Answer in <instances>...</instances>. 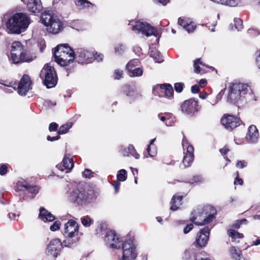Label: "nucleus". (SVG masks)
I'll use <instances>...</instances> for the list:
<instances>
[{
	"label": "nucleus",
	"instance_id": "f257e3e1",
	"mask_svg": "<svg viewBox=\"0 0 260 260\" xmlns=\"http://www.w3.org/2000/svg\"><path fill=\"white\" fill-rule=\"evenodd\" d=\"M217 211L211 205L199 206L193 209L190 213V221L181 220L178 221V225L184 228H192L193 224L197 226L211 225L215 221Z\"/></svg>",
	"mask_w": 260,
	"mask_h": 260
},
{
	"label": "nucleus",
	"instance_id": "f03ea898",
	"mask_svg": "<svg viewBox=\"0 0 260 260\" xmlns=\"http://www.w3.org/2000/svg\"><path fill=\"white\" fill-rule=\"evenodd\" d=\"M64 239L62 243L59 239L51 240L46 250L48 258L54 259L59 254L62 246H69L71 244L79 240L81 235L79 229H63L61 231Z\"/></svg>",
	"mask_w": 260,
	"mask_h": 260
},
{
	"label": "nucleus",
	"instance_id": "7ed1b4c3",
	"mask_svg": "<svg viewBox=\"0 0 260 260\" xmlns=\"http://www.w3.org/2000/svg\"><path fill=\"white\" fill-rule=\"evenodd\" d=\"M244 98L254 99L252 91L247 84L243 83H232L229 87L228 101L231 103H238Z\"/></svg>",
	"mask_w": 260,
	"mask_h": 260
},
{
	"label": "nucleus",
	"instance_id": "20e7f679",
	"mask_svg": "<svg viewBox=\"0 0 260 260\" xmlns=\"http://www.w3.org/2000/svg\"><path fill=\"white\" fill-rule=\"evenodd\" d=\"M30 22V19L26 13H16L7 19L6 26L11 33L20 34L26 30Z\"/></svg>",
	"mask_w": 260,
	"mask_h": 260
},
{
	"label": "nucleus",
	"instance_id": "39448f33",
	"mask_svg": "<svg viewBox=\"0 0 260 260\" xmlns=\"http://www.w3.org/2000/svg\"><path fill=\"white\" fill-rule=\"evenodd\" d=\"M74 51L68 45L60 44L54 52L55 61L61 66H67L74 60Z\"/></svg>",
	"mask_w": 260,
	"mask_h": 260
},
{
	"label": "nucleus",
	"instance_id": "423d86ee",
	"mask_svg": "<svg viewBox=\"0 0 260 260\" xmlns=\"http://www.w3.org/2000/svg\"><path fill=\"white\" fill-rule=\"evenodd\" d=\"M41 20L46 26L47 30L52 34H58L63 29L62 22L57 16L49 11H45L42 13Z\"/></svg>",
	"mask_w": 260,
	"mask_h": 260
},
{
	"label": "nucleus",
	"instance_id": "0eeeda50",
	"mask_svg": "<svg viewBox=\"0 0 260 260\" xmlns=\"http://www.w3.org/2000/svg\"><path fill=\"white\" fill-rule=\"evenodd\" d=\"M40 78L42 79L44 84L48 88L54 87L57 82V76L53 67L45 64L42 69Z\"/></svg>",
	"mask_w": 260,
	"mask_h": 260
},
{
	"label": "nucleus",
	"instance_id": "6e6552de",
	"mask_svg": "<svg viewBox=\"0 0 260 260\" xmlns=\"http://www.w3.org/2000/svg\"><path fill=\"white\" fill-rule=\"evenodd\" d=\"M11 57L15 63L20 62H30L32 61V58L25 57L26 51L24 50L23 45L18 41L13 43L11 49Z\"/></svg>",
	"mask_w": 260,
	"mask_h": 260
},
{
	"label": "nucleus",
	"instance_id": "1a4fd4ad",
	"mask_svg": "<svg viewBox=\"0 0 260 260\" xmlns=\"http://www.w3.org/2000/svg\"><path fill=\"white\" fill-rule=\"evenodd\" d=\"M132 30L136 34L141 32L146 37L154 36L157 37L159 35V32L154 27L151 26L145 21L139 20L135 22L133 25Z\"/></svg>",
	"mask_w": 260,
	"mask_h": 260
},
{
	"label": "nucleus",
	"instance_id": "9d476101",
	"mask_svg": "<svg viewBox=\"0 0 260 260\" xmlns=\"http://www.w3.org/2000/svg\"><path fill=\"white\" fill-rule=\"evenodd\" d=\"M74 60L80 64L91 63L94 56V50L85 48H78L74 50Z\"/></svg>",
	"mask_w": 260,
	"mask_h": 260
},
{
	"label": "nucleus",
	"instance_id": "9b49d317",
	"mask_svg": "<svg viewBox=\"0 0 260 260\" xmlns=\"http://www.w3.org/2000/svg\"><path fill=\"white\" fill-rule=\"evenodd\" d=\"M123 256L122 260H133L137 256L134 238L125 240L122 244Z\"/></svg>",
	"mask_w": 260,
	"mask_h": 260
},
{
	"label": "nucleus",
	"instance_id": "f8f14e48",
	"mask_svg": "<svg viewBox=\"0 0 260 260\" xmlns=\"http://www.w3.org/2000/svg\"><path fill=\"white\" fill-rule=\"evenodd\" d=\"M182 145L184 149V156L183 163L185 167L190 166L194 159V148L189 144L186 138L184 137L182 142Z\"/></svg>",
	"mask_w": 260,
	"mask_h": 260
},
{
	"label": "nucleus",
	"instance_id": "ddd939ff",
	"mask_svg": "<svg viewBox=\"0 0 260 260\" xmlns=\"http://www.w3.org/2000/svg\"><path fill=\"white\" fill-rule=\"evenodd\" d=\"M105 241L109 247L117 249L120 247L122 240L114 230L108 229L106 231Z\"/></svg>",
	"mask_w": 260,
	"mask_h": 260
},
{
	"label": "nucleus",
	"instance_id": "4468645a",
	"mask_svg": "<svg viewBox=\"0 0 260 260\" xmlns=\"http://www.w3.org/2000/svg\"><path fill=\"white\" fill-rule=\"evenodd\" d=\"M182 112L186 115H192L198 112L199 107L197 101L194 99H190L183 102L181 105Z\"/></svg>",
	"mask_w": 260,
	"mask_h": 260
},
{
	"label": "nucleus",
	"instance_id": "2eb2a0df",
	"mask_svg": "<svg viewBox=\"0 0 260 260\" xmlns=\"http://www.w3.org/2000/svg\"><path fill=\"white\" fill-rule=\"evenodd\" d=\"M70 194V200L73 202L76 203L78 205H82L84 203L90 201L87 193L85 191L76 189L72 191Z\"/></svg>",
	"mask_w": 260,
	"mask_h": 260
},
{
	"label": "nucleus",
	"instance_id": "dca6fc26",
	"mask_svg": "<svg viewBox=\"0 0 260 260\" xmlns=\"http://www.w3.org/2000/svg\"><path fill=\"white\" fill-rule=\"evenodd\" d=\"M241 122L239 118L230 115H224L221 119L222 124L226 129L229 131H231L240 125Z\"/></svg>",
	"mask_w": 260,
	"mask_h": 260
},
{
	"label": "nucleus",
	"instance_id": "f3484780",
	"mask_svg": "<svg viewBox=\"0 0 260 260\" xmlns=\"http://www.w3.org/2000/svg\"><path fill=\"white\" fill-rule=\"evenodd\" d=\"M31 81L30 77L27 75H24L18 85V92L21 95H25L31 88Z\"/></svg>",
	"mask_w": 260,
	"mask_h": 260
},
{
	"label": "nucleus",
	"instance_id": "a211bd4d",
	"mask_svg": "<svg viewBox=\"0 0 260 260\" xmlns=\"http://www.w3.org/2000/svg\"><path fill=\"white\" fill-rule=\"evenodd\" d=\"M210 234L209 229H201L196 236V241L200 247H204L207 244Z\"/></svg>",
	"mask_w": 260,
	"mask_h": 260
},
{
	"label": "nucleus",
	"instance_id": "6ab92c4d",
	"mask_svg": "<svg viewBox=\"0 0 260 260\" xmlns=\"http://www.w3.org/2000/svg\"><path fill=\"white\" fill-rule=\"evenodd\" d=\"M22 1L26 5L28 10L31 13H39L43 9L41 0H22Z\"/></svg>",
	"mask_w": 260,
	"mask_h": 260
},
{
	"label": "nucleus",
	"instance_id": "aec40b11",
	"mask_svg": "<svg viewBox=\"0 0 260 260\" xmlns=\"http://www.w3.org/2000/svg\"><path fill=\"white\" fill-rule=\"evenodd\" d=\"M259 138L258 129L254 125H251L248 127V131L246 136V140L248 143L254 144L257 142Z\"/></svg>",
	"mask_w": 260,
	"mask_h": 260
},
{
	"label": "nucleus",
	"instance_id": "412c9836",
	"mask_svg": "<svg viewBox=\"0 0 260 260\" xmlns=\"http://www.w3.org/2000/svg\"><path fill=\"white\" fill-rule=\"evenodd\" d=\"M74 167L72 158L70 156H64L62 162L56 166V168L61 171H65L66 173H69Z\"/></svg>",
	"mask_w": 260,
	"mask_h": 260
},
{
	"label": "nucleus",
	"instance_id": "4be33fe9",
	"mask_svg": "<svg viewBox=\"0 0 260 260\" xmlns=\"http://www.w3.org/2000/svg\"><path fill=\"white\" fill-rule=\"evenodd\" d=\"M178 23L179 25L182 26L188 33L193 32L196 28V24L189 18H179Z\"/></svg>",
	"mask_w": 260,
	"mask_h": 260
},
{
	"label": "nucleus",
	"instance_id": "5701e85b",
	"mask_svg": "<svg viewBox=\"0 0 260 260\" xmlns=\"http://www.w3.org/2000/svg\"><path fill=\"white\" fill-rule=\"evenodd\" d=\"M38 217L44 222H52L55 219V216L44 207L40 208Z\"/></svg>",
	"mask_w": 260,
	"mask_h": 260
},
{
	"label": "nucleus",
	"instance_id": "b1692460",
	"mask_svg": "<svg viewBox=\"0 0 260 260\" xmlns=\"http://www.w3.org/2000/svg\"><path fill=\"white\" fill-rule=\"evenodd\" d=\"M194 72L196 73L199 74V73H204L206 72V68H211V67H209L207 65L205 64V63H203L200 59H197L194 60Z\"/></svg>",
	"mask_w": 260,
	"mask_h": 260
},
{
	"label": "nucleus",
	"instance_id": "393cba45",
	"mask_svg": "<svg viewBox=\"0 0 260 260\" xmlns=\"http://www.w3.org/2000/svg\"><path fill=\"white\" fill-rule=\"evenodd\" d=\"M158 87H159L161 89L164 90L163 92H164L166 98L170 99L173 97L174 91L171 85L165 84L157 85L153 88V90H154Z\"/></svg>",
	"mask_w": 260,
	"mask_h": 260
},
{
	"label": "nucleus",
	"instance_id": "a878e982",
	"mask_svg": "<svg viewBox=\"0 0 260 260\" xmlns=\"http://www.w3.org/2000/svg\"><path fill=\"white\" fill-rule=\"evenodd\" d=\"M182 196L178 195H174L170 202V209L172 211H176L178 209L179 206L181 205V201Z\"/></svg>",
	"mask_w": 260,
	"mask_h": 260
},
{
	"label": "nucleus",
	"instance_id": "bb28decb",
	"mask_svg": "<svg viewBox=\"0 0 260 260\" xmlns=\"http://www.w3.org/2000/svg\"><path fill=\"white\" fill-rule=\"evenodd\" d=\"M124 88V92L131 100H133L138 96V93L134 88L127 85H125Z\"/></svg>",
	"mask_w": 260,
	"mask_h": 260
},
{
	"label": "nucleus",
	"instance_id": "cd10ccee",
	"mask_svg": "<svg viewBox=\"0 0 260 260\" xmlns=\"http://www.w3.org/2000/svg\"><path fill=\"white\" fill-rule=\"evenodd\" d=\"M228 234L233 242H238L239 240L243 237V234L238 232L234 229H231L228 230Z\"/></svg>",
	"mask_w": 260,
	"mask_h": 260
},
{
	"label": "nucleus",
	"instance_id": "c85d7f7f",
	"mask_svg": "<svg viewBox=\"0 0 260 260\" xmlns=\"http://www.w3.org/2000/svg\"><path fill=\"white\" fill-rule=\"evenodd\" d=\"M150 56L152 57L155 62L160 63L164 61L160 53L155 48H150Z\"/></svg>",
	"mask_w": 260,
	"mask_h": 260
},
{
	"label": "nucleus",
	"instance_id": "c756f323",
	"mask_svg": "<svg viewBox=\"0 0 260 260\" xmlns=\"http://www.w3.org/2000/svg\"><path fill=\"white\" fill-rule=\"evenodd\" d=\"M18 183L30 193L37 194L38 192L39 188L37 186H30L24 181H19Z\"/></svg>",
	"mask_w": 260,
	"mask_h": 260
},
{
	"label": "nucleus",
	"instance_id": "7c9ffc66",
	"mask_svg": "<svg viewBox=\"0 0 260 260\" xmlns=\"http://www.w3.org/2000/svg\"><path fill=\"white\" fill-rule=\"evenodd\" d=\"M75 3L79 9L91 8L93 6V4L87 0H76Z\"/></svg>",
	"mask_w": 260,
	"mask_h": 260
},
{
	"label": "nucleus",
	"instance_id": "2f4dec72",
	"mask_svg": "<svg viewBox=\"0 0 260 260\" xmlns=\"http://www.w3.org/2000/svg\"><path fill=\"white\" fill-rule=\"evenodd\" d=\"M230 253L233 258L236 260H240L241 255V251L240 250L237 249L234 246H232L230 248Z\"/></svg>",
	"mask_w": 260,
	"mask_h": 260
},
{
	"label": "nucleus",
	"instance_id": "473e14b6",
	"mask_svg": "<svg viewBox=\"0 0 260 260\" xmlns=\"http://www.w3.org/2000/svg\"><path fill=\"white\" fill-rule=\"evenodd\" d=\"M129 75L130 77H140L142 75L143 71L142 69L140 67H137L134 69H130L129 71H128Z\"/></svg>",
	"mask_w": 260,
	"mask_h": 260
},
{
	"label": "nucleus",
	"instance_id": "72a5a7b5",
	"mask_svg": "<svg viewBox=\"0 0 260 260\" xmlns=\"http://www.w3.org/2000/svg\"><path fill=\"white\" fill-rule=\"evenodd\" d=\"M72 123L70 122L61 125L59 128L58 132V135H59L67 133L72 127Z\"/></svg>",
	"mask_w": 260,
	"mask_h": 260
},
{
	"label": "nucleus",
	"instance_id": "f704fd0d",
	"mask_svg": "<svg viewBox=\"0 0 260 260\" xmlns=\"http://www.w3.org/2000/svg\"><path fill=\"white\" fill-rule=\"evenodd\" d=\"M140 64V61L138 59H134L133 60H130L126 64V69L128 71L130 70V69H134L135 68H137V67Z\"/></svg>",
	"mask_w": 260,
	"mask_h": 260
},
{
	"label": "nucleus",
	"instance_id": "c9c22d12",
	"mask_svg": "<svg viewBox=\"0 0 260 260\" xmlns=\"http://www.w3.org/2000/svg\"><path fill=\"white\" fill-rule=\"evenodd\" d=\"M127 178V172L124 169L120 170L117 174V180L119 181H124Z\"/></svg>",
	"mask_w": 260,
	"mask_h": 260
},
{
	"label": "nucleus",
	"instance_id": "e433bc0d",
	"mask_svg": "<svg viewBox=\"0 0 260 260\" xmlns=\"http://www.w3.org/2000/svg\"><path fill=\"white\" fill-rule=\"evenodd\" d=\"M184 256L186 260H196V256L192 249L186 250L184 252Z\"/></svg>",
	"mask_w": 260,
	"mask_h": 260
},
{
	"label": "nucleus",
	"instance_id": "4c0bfd02",
	"mask_svg": "<svg viewBox=\"0 0 260 260\" xmlns=\"http://www.w3.org/2000/svg\"><path fill=\"white\" fill-rule=\"evenodd\" d=\"M248 221L246 219L243 218L242 219H238L235 221L232 225V228H240L241 225H246Z\"/></svg>",
	"mask_w": 260,
	"mask_h": 260
},
{
	"label": "nucleus",
	"instance_id": "58836bf2",
	"mask_svg": "<svg viewBox=\"0 0 260 260\" xmlns=\"http://www.w3.org/2000/svg\"><path fill=\"white\" fill-rule=\"evenodd\" d=\"M234 21L235 28L238 31L242 30L243 28L242 20L239 18H235Z\"/></svg>",
	"mask_w": 260,
	"mask_h": 260
},
{
	"label": "nucleus",
	"instance_id": "ea45409f",
	"mask_svg": "<svg viewBox=\"0 0 260 260\" xmlns=\"http://www.w3.org/2000/svg\"><path fill=\"white\" fill-rule=\"evenodd\" d=\"M81 222L83 226L88 227L93 222V220L88 216L81 218Z\"/></svg>",
	"mask_w": 260,
	"mask_h": 260
},
{
	"label": "nucleus",
	"instance_id": "a19ab883",
	"mask_svg": "<svg viewBox=\"0 0 260 260\" xmlns=\"http://www.w3.org/2000/svg\"><path fill=\"white\" fill-rule=\"evenodd\" d=\"M125 49V46L121 44H117L114 47L115 52L117 54H121L124 52Z\"/></svg>",
	"mask_w": 260,
	"mask_h": 260
},
{
	"label": "nucleus",
	"instance_id": "79ce46f5",
	"mask_svg": "<svg viewBox=\"0 0 260 260\" xmlns=\"http://www.w3.org/2000/svg\"><path fill=\"white\" fill-rule=\"evenodd\" d=\"M147 151L150 157H154L157 154V149L154 146H152L151 147V146L150 147V145H148L147 148Z\"/></svg>",
	"mask_w": 260,
	"mask_h": 260
},
{
	"label": "nucleus",
	"instance_id": "37998d69",
	"mask_svg": "<svg viewBox=\"0 0 260 260\" xmlns=\"http://www.w3.org/2000/svg\"><path fill=\"white\" fill-rule=\"evenodd\" d=\"M78 228V223L74 219H70L64 224V228Z\"/></svg>",
	"mask_w": 260,
	"mask_h": 260
},
{
	"label": "nucleus",
	"instance_id": "c03bdc74",
	"mask_svg": "<svg viewBox=\"0 0 260 260\" xmlns=\"http://www.w3.org/2000/svg\"><path fill=\"white\" fill-rule=\"evenodd\" d=\"M123 71L116 69L114 71L113 77L115 80H119L122 77Z\"/></svg>",
	"mask_w": 260,
	"mask_h": 260
},
{
	"label": "nucleus",
	"instance_id": "a18cd8bd",
	"mask_svg": "<svg viewBox=\"0 0 260 260\" xmlns=\"http://www.w3.org/2000/svg\"><path fill=\"white\" fill-rule=\"evenodd\" d=\"M184 86V85L183 83H176L174 85V88L176 92L180 93L182 91Z\"/></svg>",
	"mask_w": 260,
	"mask_h": 260
},
{
	"label": "nucleus",
	"instance_id": "49530a36",
	"mask_svg": "<svg viewBox=\"0 0 260 260\" xmlns=\"http://www.w3.org/2000/svg\"><path fill=\"white\" fill-rule=\"evenodd\" d=\"M202 181V178L200 175H197L193 177L192 179L189 180V183L193 184L194 183L201 182Z\"/></svg>",
	"mask_w": 260,
	"mask_h": 260
},
{
	"label": "nucleus",
	"instance_id": "de8ad7c7",
	"mask_svg": "<svg viewBox=\"0 0 260 260\" xmlns=\"http://www.w3.org/2000/svg\"><path fill=\"white\" fill-rule=\"evenodd\" d=\"M82 175L85 178H90L92 177V173L89 169H85L82 173Z\"/></svg>",
	"mask_w": 260,
	"mask_h": 260
},
{
	"label": "nucleus",
	"instance_id": "09e8293b",
	"mask_svg": "<svg viewBox=\"0 0 260 260\" xmlns=\"http://www.w3.org/2000/svg\"><path fill=\"white\" fill-rule=\"evenodd\" d=\"M98 226H99L100 228H106L109 225V222L106 220H101L98 221Z\"/></svg>",
	"mask_w": 260,
	"mask_h": 260
},
{
	"label": "nucleus",
	"instance_id": "8fccbe9b",
	"mask_svg": "<svg viewBox=\"0 0 260 260\" xmlns=\"http://www.w3.org/2000/svg\"><path fill=\"white\" fill-rule=\"evenodd\" d=\"M93 57L98 62H101L103 60L104 55L94 51V56Z\"/></svg>",
	"mask_w": 260,
	"mask_h": 260
},
{
	"label": "nucleus",
	"instance_id": "3c124183",
	"mask_svg": "<svg viewBox=\"0 0 260 260\" xmlns=\"http://www.w3.org/2000/svg\"><path fill=\"white\" fill-rule=\"evenodd\" d=\"M120 181L116 180V181H114L113 183L112 184V185L114 188L115 192L116 193H118L119 191V188H120Z\"/></svg>",
	"mask_w": 260,
	"mask_h": 260
},
{
	"label": "nucleus",
	"instance_id": "603ef678",
	"mask_svg": "<svg viewBox=\"0 0 260 260\" xmlns=\"http://www.w3.org/2000/svg\"><path fill=\"white\" fill-rule=\"evenodd\" d=\"M172 115L170 114V116L169 117V120H167L165 122V125L167 126H172L173 125L174 122H175V121L173 120V118H172Z\"/></svg>",
	"mask_w": 260,
	"mask_h": 260
},
{
	"label": "nucleus",
	"instance_id": "864d4df0",
	"mask_svg": "<svg viewBox=\"0 0 260 260\" xmlns=\"http://www.w3.org/2000/svg\"><path fill=\"white\" fill-rule=\"evenodd\" d=\"M120 153L124 157H128L129 154L128 152L127 148L125 147H121L120 150Z\"/></svg>",
	"mask_w": 260,
	"mask_h": 260
},
{
	"label": "nucleus",
	"instance_id": "5fc2aeb1",
	"mask_svg": "<svg viewBox=\"0 0 260 260\" xmlns=\"http://www.w3.org/2000/svg\"><path fill=\"white\" fill-rule=\"evenodd\" d=\"M255 63L257 68L260 69V50L256 53Z\"/></svg>",
	"mask_w": 260,
	"mask_h": 260
},
{
	"label": "nucleus",
	"instance_id": "6e6d98bb",
	"mask_svg": "<svg viewBox=\"0 0 260 260\" xmlns=\"http://www.w3.org/2000/svg\"><path fill=\"white\" fill-rule=\"evenodd\" d=\"M58 124L55 122H52L50 124L49 129L50 132H55L58 128Z\"/></svg>",
	"mask_w": 260,
	"mask_h": 260
},
{
	"label": "nucleus",
	"instance_id": "4d7b16f0",
	"mask_svg": "<svg viewBox=\"0 0 260 260\" xmlns=\"http://www.w3.org/2000/svg\"><path fill=\"white\" fill-rule=\"evenodd\" d=\"M157 116L161 121L165 122V121H166L167 120H169V117L170 116V114L167 113L165 114V116L161 115L160 114H158Z\"/></svg>",
	"mask_w": 260,
	"mask_h": 260
},
{
	"label": "nucleus",
	"instance_id": "13d9d810",
	"mask_svg": "<svg viewBox=\"0 0 260 260\" xmlns=\"http://www.w3.org/2000/svg\"><path fill=\"white\" fill-rule=\"evenodd\" d=\"M7 167L6 165H2L0 166V174L1 175H5L7 172Z\"/></svg>",
	"mask_w": 260,
	"mask_h": 260
},
{
	"label": "nucleus",
	"instance_id": "bf43d9fd",
	"mask_svg": "<svg viewBox=\"0 0 260 260\" xmlns=\"http://www.w3.org/2000/svg\"><path fill=\"white\" fill-rule=\"evenodd\" d=\"M247 166V162L245 160H240L237 162L236 166L242 169Z\"/></svg>",
	"mask_w": 260,
	"mask_h": 260
},
{
	"label": "nucleus",
	"instance_id": "052dcab7",
	"mask_svg": "<svg viewBox=\"0 0 260 260\" xmlns=\"http://www.w3.org/2000/svg\"><path fill=\"white\" fill-rule=\"evenodd\" d=\"M59 138H60V136L59 135H58L56 136H54V137H51L50 136H48L47 137V140L49 141H51V142L58 140Z\"/></svg>",
	"mask_w": 260,
	"mask_h": 260
},
{
	"label": "nucleus",
	"instance_id": "680f3d73",
	"mask_svg": "<svg viewBox=\"0 0 260 260\" xmlns=\"http://www.w3.org/2000/svg\"><path fill=\"white\" fill-rule=\"evenodd\" d=\"M8 215L11 219L13 220H17L19 216L18 215H16V214L14 213H9Z\"/></svg>",
	"mask_w": 260,
	"mask_h": 260
},
{
	"label": "nucleus",
	"instance_id": "e2e57ef3",
	"mask_svg": "<svg viewBox=\"0 0 260 260\" xmlns=\"http://www.w3.org/2000/svg\"><path fill=\"white\" fill-rule=\"evenodd\" d=\"M191 91L193 93H196L199 91V87L198 85H193L191 88Z\"/></svg>",
	"mask_w": 260,
	"mask_h": 260
},
{
	"label": "nucleus",
	"instance_id": "0e129e2a",
	"mask_svg": "<svg viewBox=\"0 0 260 260\" xmlns=\"http://www.w3.org/2000/svg\"><path fill=\"white\" fill-rule=\"evenodd\" d=\"M133 51L136 54L139 56L141 53V49L139 46H135L133 48Z\"/></svg>",
	"mask_w": 260,
	"mask_h": 260
},
{
	"label": "nucleus",
	"instance_id": "69168bd1",
	"mask_svg": "<svg viewBox=\"0 0 260 260\" xmlns=\"http://www.w3.org/2000/svg\"><path fill=\"white\" fill-rule=\"evenodd\" d=\"M229 151V149L226 146L220 149V152L223 155H225Z\"/></svg>",
	"mask_w": 260,
	"mask_h": 260
},
{
	"label": "nucleus",
	"instance_id": "338daca9",
	"mask_svg": "<svg viewBox=\"0 0 260 260\" xmlns=\"http://www.w3.org/2000/svg\"><path fill=\"white\" fill-rule=\"evenodd\" d=\"M129 154L134 156L136 159H139L140 158V155L138 153L135 149L134 151L132 152Z\"/></svg>",
	"mask_w": 260,
	"mask_h": 260
},
{
	"label": "nucleus",
	"instance_id": "774afa93",
	"mask_svg": "<svg viewBox=\"0 0 260 260\" xmlns=\"http://www.w3.org/2000/svg\"><path fill=\"white\" fill-rule=\"evenodd\" d=\"M61 225L60 221L59 220L55 221L50 228H60Z\"/></svg>",
	"mask_w": 260,
	"mask_h": 260
}]
</instances>
